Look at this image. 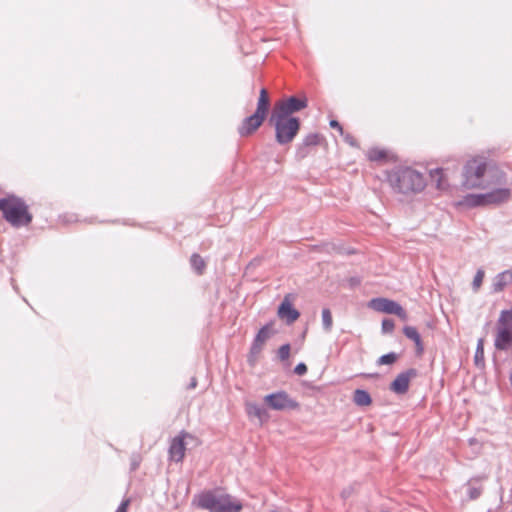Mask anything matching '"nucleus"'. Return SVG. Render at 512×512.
Segmentation results:
<instances>
[{
    "mask_svg": "<svg viewBox=\"0 0 512 512\" xmlns=\"http://www.w3.org/2000/svg\"><path fill=\"white\" fill-rule=\"evenodd\" d=\"M387 182L394 192L404 195L419 193L426 186L424 176L411 167H395L387 173Z\"/></svg>",
    "mask_w": 512,
    "mask_h": 512,
    "instance_id": "1",
    "label": "nucleus"
},
{
    "mask_svg": "<svg viewBox=\"0 0 512 512\" xmlns=\"http://www.w3.org/2000/svg\"><path fill=\"white\" fill-rule=\"evenodd\" d=\"M0 211L3 218L14 227L27 226L32 222V215L28 211L25 201L15 195L0 198Z\"/></svg>",
    "mask_w": 512,
    "mask_h": 512,
    "instance_id": "2",
    "label": "nucleus"
},
{
    "mask_svg": "<svg viewBox=\"0 0 512 512\" xmlns=\"http://www.w3.org/2000/svg\"><path fill=\"white\" fill-rule=\"evenodd\" d=\"M269 123L275 129V140L279 145L290 144L297 136L301 122L298 117H285L272 112Z\"/></svg>",
    "mask_w": 512,
    "mask_h": 512,
    "instance_id": "3",
    "label": "nucleus"
},
{
    "mask_svg": "<svg viewBox=\"0 0 512 512\" xmlns=\"http://www.w3.org/2000/svg\"><path fill=\"white\" fill-rule=\"evenodd\" d=\"M198 506L210 512H240L242 505L239 502H233L230 495H216L208 491L198 497Z\"/></svg>",
    "mask_w": 512,
    "mask_h": 512,
    "instance_id": "4",
    "label": "nucleus"
},
{
    "mask_svg": "<svg viewBox=\"0 0 512 512\" xmlns=\"http://www.w3.org/2000/svg\"><path fill=\"white\" fill-rule=\"evenodd\" d=\"M487 172V164L480 159H471L466 162L463 168V185L468 189L487 188L484 176Z\"/></svg>",
    "mask_w": 512,
    "mask_h": 512,
    "instance_id": "5",
    "label": "nucleus"
},
{
    "mask_svg": "<svg viewBox=\"0 0 512 512\" xmlns=\"http://www.w3.org/2000/svg\"><path fill=\"white\" fill-rule=\"evenodd\" d=\"M307 106L308 99L305 95L302 97L290 96L277 102L272 112L285 117H294V113L305 109Z\"/></svg>",
    "mask_w": 512,
    "mask_h": 512,
    "instance_id": "6",
    "label": "nucleus"
},
{
    "mask_svg": "<svg viewBox=\"0 0 512 512\" xmlns=\"http://www.w3.org/2000/svg\"><path fill=\"white\" fill-rule=\"evenodd\" d=\"M264 402L269 408L276 411L296 410L299 408V403L283 390L266 395Z\"/></svg>",
    "mask_w": 512,
    "mask_h": 512,
    "instance_id": "7",
    "label": "nucleus"
},
{
    "mask_svg": "<svg viewBox=\"0 0 512 512\" xmlns=\"http://www.w3.org/2000/svg\"><path fill=\"white\" fill-rule=\"evenodd\" d=\"M273 321L265 324L263 327L260 328L258 333L256 334L251 347H250V353L248 356V361L251 365H253L256 361L257 356L260 354V352L263 349V346L265 342L275 334V331L273 330Z\"/></svg>",
    "mask_w": 512,
    "mask_h": 512,
    "instance_id": "8",
    "label": "nucleus"
},
{
    "mask_svg": "<svg viewBox=\"0 0 512 512\" xmlns=\"http://www.w3.org/2000/svg\"><path fill=\"white\" fill-rule=\"evenodd\" d=\"M371 307L378 312L397 315L403 320L407 318L405 309L394 300L387 298H375L371 300Z\"/></svg>",
    "mask_w": 512,
    "mask_h": 512,
    "instance_id": "9",
    "label": "nucleus"
},
{
    "mask_svg": "<svg viewBox=\"0 0 512 512\" xmlns=\"http://www.w3.org/2000/svg\"><path fill=\"white\" fill-rule=\"evenodd\" d=\"M418 376V371L415 368H409L399 373L390 384V390L398 395L407 393L409 383L412 378Z\"/></svg>",
    "mask_w": 512,
    "mask_h": 512,
    "instance_id": "10",
    "label": "nucleus"
},
{
    "mask_svg": "<svg viewBox=\"0 0 512 512\" xmlns=\"http://www.w3.org/2000/svg\"><path fill=\"white\" fill-rule=\"evenodd\" d=\"M322 136L319 133H310L306 135L302 142L297 145L295 151V157L297 160H303L310 152L311 148L316 147L320 144Z\"/></svg>",
    "mask_w": 512,
    "mask_h": 512,
    "instance_id": "11",
    "label": "nucleus"
},
{
    "mask_svg": "<svg viewBox=\"0 0 512 512\" xmlns=\"http://www.w3.org/2000/svg\"><path fill=\"white\" fill-rule=\"evenodd\" d=\"M265 117L254 112L252 115L243 119L238 127V133L241 137H246L253 134L264 122Z\"/></svg>",
    "mask_w": 512,
    "mask_h": 512,
    "instance_id": "12",
    "label": "nucleus"
},
{
    "mask_svg": "<svg viewBox=\"0 0 512 512\" xmlns=\"http://www.w3.org/2000/svg\"><path fill=\"white\" fill-rule=\"evenodd\" d=\"M278 316L281 319H285L287 324L294 323L300 316V313L297 309H295L288 297H285L284 300L278 307Z\"/></svg>",
    "mask_w": 512,
    "mask_h": 512,
    "instance_id": "13",
    "label": "nucleus"
},
{
    "mask_svg": "<svg viewBox=\"0 0 512 512\" xmlns=\"http://www.w3.org/2000/svg\"><path fill=\"white\" fill-rule=\"evenodd\" d=\"M511 197L509 188L498 187L486 193V202L488 205H499L507 202Z\"/></svg>",
    "mask_w": 512,
    "mask_h": 512,
    "instance_id": "14",
    "label": "nucleus"
},
{
    "mask_svg": "<svg viewBox=\"0 0 512 512\" xmlns=\"http://www.w3.org/2000/svg\"><path fill=\"white\" fill-rule=\"evenodd\" d=\"M185 443L183 437H175L169 446V458L175 462H181L185 456Z\"/></svg>",
    "mask_w": 512,
    "mask_h": 512,
    "instance_id": "15",
    "label": "nucleus"
},
{
    "mask_svg": "<svg viewBox=\"0 0 512 512\" xmlns=\"http://www.w3.org/2000/svg\"><path fill=\"white\" fill-rule=\"evenodd\" d=\"M510 283H512V271L505 270L494 277L492 291L495 293L501 292Z\"/></svg>",
    "mask_w": 512,
    "mask_h": 512,
    "instance_id": "16",
    "label": "nucleus"
},
{
    "mask_svg": "<svg viewBox=\"0 0 512 512\" xmlns=\"http://www.w3.org/2000/svg\"><path fill=\"white\" fill-rule=\"evenodd\" d=\"M245 408L247 415L250 418H257L260 421V423L267 421L269 418L267 410L257 403L248 402L246 403Z\"/></svg>",
    "mask_w": 512,
    "mask_h": 512,
    "instance_id": "17",
    "label": "nucleus"
},
{
    "mask_svg": "<svg viewBox=\"0 0 512 512\" xmlns=\"http://www.w3.org/2000/svg\"><path fill=\"white\" fill-rule=\"evenodd\" d=\"M403 333L408 339L414 342L416 347V354L418 356L422 355L424 352V344L417 329L413 326H404Z\"/></svg>",
    "mask_w": 512,
    "mask_h": 512,
    "instance_id": "18",
    "label": "nucleus"
},
{
    "mask_svg": "<svg viewBox=\"0 0 512 512\" xmlns=\"http://www.w3.org/2000/svg\"><path fill=\"white\" fill-rule=\"evenodd\" d=\"M269 108H270V99H269L268 92L265 88H262L260 90V95L258 98L257 108H256L255 112L266 118Z\"/></svg>",
    "mask_w": 512,
    "mask_h": 512,
    "instance_id": "19",
    "label": "nucleus"
},
{
    "mask_svg": "<svg viewBox=\"0 0 512 512\" xmlns=\"http://www.w3.org/2000/svg\"><path fill=\"white\" fill-rule=\"evenodd\" d=\"M353 401L358 406H368L372 402L370 394L363 389H356L353 396Z\"/></svg>",
    "mask_w": 512,
    "mask_h": 512,
    "instance_id": "20",
    "label": "nucleus"
},
{
    "mask_svg": "<svg viewBox=\"0 0 512 512\" xmlns=\"http://www.w3.org/2000/svg\"><path fill=\"white\" fill-rule=\"evenodd\" d=\"M466 203L471 207L488 205V202H486V193L469 194L466 196Z\"/></svg>",
    "mask_w": 512,
    "mask_h": 512,
    "instance_id": "21",
    "label": "nucleus"
},
{
    "mask_svg": "<svg viewBox=\"0 0 512 512\" xmlns=\"http://www.w3.org/2000/svg\"><path fill=\"white\" fill-rule=\"evenodd\" d=\"M190 263H191L192 268L198 275L203 274L206 264H205L204 259L199 254H197V253L192 254L191 258H190Z\"/></svg>",
    "mask_w": 512,
    "mask_h": 512,
    "instance_id": "22",
    "label": "nucleus"
},
{
    "mask_svg": "<svg viewBox=\"0 0 512 512\" xmlns=\"http://www.w3.org/2000/svg\"><path fill=\"white\" fill-rule=\"evenodd\" d=\"M322 326L326 332H330L333 326L332 314L329 308L322 310Z\"/></svg>",
    "mask_w": 512,
    "mask_h": 512,
    "instance_id": "23",
    "label": "nucleus"
},
{
    "mask_svg": "<svg viewBox=\"0 0 512 512\" xmlns=\"http://www.w3.org/2000/svg\"><path fill=\"white\" fill-rule=\"evenodd\" d=\"M387 158V152L383 149L372 148L368 151V159L370 161H383Z\"/></svg>",
    "mask_w": 512,
    "mask_h": 512,
    "instance_id": "24",
    "label": "nucleus"
},
{
    "mask_svg": "<svg viewBox=\"0 0 512 512\" xmlns=\"http://www.w3.org/2000/svg\"><path fill=\"white\" fill-rule=\"evenodd\" d=\"M431 178L436 182L437 188H443L445 185L444 181V169L443 168H435L430 170Z\"/></svg>",
    "mask_w": 512,
    "mask_h": 512,
    "instance_id": "25",
    "label": "nucleus"
},
{
    "mask_svg": "<svg viewBox=\"0 0 512 512\" xmlns=\"http://www.w3.org/2000/svg\"><path fill=\"white\" fill-rule=\"evenodd\" d=\"M491 177L494 178L493 184L496 186H502L506 184V174L499 169H491L489 171Z\"/></svg>",
    "mask_w": 512,
    "mask_h": 512,
    "instance_id": "26",
    "label": "nucleus"
},
{
    "mask_svg": "<svg viewBox=\"0 0 512 512\" xmlns=\"http://www.w3.org/2000/svg\"><path fill=\"white\" fill-rule=\"evenodd\" d=\"M398 359V355L395 352H390L387 354L382 355L378 358L377 364L378 365H390L396 362Z\"/></svg>",
    "mask_w": 512,
    "mask_h": 512,
    "instance_id": "27",
    "label": "nucleus"
},
{
    "mask_svg": "<svg viewBox=\"0 0 512 512\" xmlns=\"http://www.w3.org/2000/svg\"><path fill=\"white\" fill-rule=\"evenodd\" d=\"M474 361L477 366H479L480 363L484 364V348H483V340L482 339H480L478 341L475 355H474Z\"/></svg>",
    "mask_w": 512,
    "mask_h": 512,
    "instance_id": "28",
    "label": "nucleus"
},
{
    "mask_svg": "<svg viewBox=\"0 0 512 512\" xmlns=\"http://www.w3.org/2000/svg\"><path fill=\"white\" fill-rule=\"evenodd\" d=\"M290 344L286 343V344H283L282 346H280V348L278 349V357L280 360L284 361V360H287L289 358V355H290Z\"/></svg>",
    "mask_w": 512,
    "mask_h": 512,
    "instance_id": "29",
    "label": "nucleus"
},
{
    "mask_svg": "<svg viewBox=\"0 0 512 512\" xmlns=\"http://www.w3.org/2000/svg\"><path fill=\"white\" fill-rule=\"evenodd\" d=\"M483 278H484V271L479 269L475 276H474V279H473V282H472V287L474 290H478L482 284V281H483Z\"/></svg>",
    "mask_w": 512,
    "mask_h": 512,
    "instance_id": "30",
    "label": "nucleus"
},
{
    "mask_svg": "<svg viewBox=\"0 0 512 512\" xmlns=\"http://www.w3.org/2000/svg\"><path fill=\"white\" fill-rule=\"evenodd\" d=\"M395 327L394 321L392 319H383L381 329L383 333H391L393 332Z\"/></svg>",
    "mask_w": 512,
    "mask_h": 512,
    "instance_id": "31",
    "label": "nucleus"
},
{
    "mask_svg": "<svg viewBox=\"0 0 512 512\" xmlns=\"http://www.w3.org/2000/svg\"><path fill=\"white\" fill-rule=\"evenodd\" d=\"M482 493V490L481 488H478V487H469L468 489V497L471 499V500H475L477 499Z\"/></svg>",
    "mask_w": 512,
    "mask_h": 512,
    "instance_id": "32",
    "label": "nucleus"
},
{
    "mask_svg": "<svg viewBox=\"0 0 512 512\" xmlns=\"http://www.w3.org/2000/svg\"><path fill=\"white\" fill-rule=\"evenodd\" d=\"M306 372H307V366L303 362L298 363L294 368V373L299 376L306 374Z\"/></svg>",
    "mask_w": 512,
    "mask_h": 512,
    "instance_id": "33",
    "label": "nucleus"
},
{
    "mask_svg": "<svg viewBox=\"0 0 512 512\" xmlns=\"http://www.w3.org/2000/svg\"><path fill=\"white\" fill-rule=\"evenodd\" d=\"M343 138H344V141L349 144L350 146L352 147H358V143L356 141V139L354 138L353 135L349 134V133H344V135H342Z\"/></svg>",
    "mask_w": 512,
    "mask_h": 512,
    "instance_id": "34",
    "label": "nucleus"
},
{
    "mask_svg": "<svg viewBox=\"0 0 512 512\" xmlns=\"http://www.w3.org/2000/svg\"><path fill=\"white\" fill-rule=\"evenodd\" d=\"M129 504H130V499L123 500L115 512H127Z\"/></svg>",
    "mask_w": 512,
    "mask_h": 512,
    "instance_id": "35",
    "label": "nucleus"
},
{
    "mask_svg": "<svg viewBox=\"0 0 512 512\" xmlns=\"http://www.w3.org/2000/svg\"><path fill=\"white\" fill-rule=\"evenodd\" d=\"M329 125L331 128L337 129L341 135H344L343 127L340 125V123L337 120H331L329 122Z\"/></svg>",
    "mask_w": 512,
    "mask_h": 512,
    "instance_id": "36",
    "label": "nucleus"
},
{
    "mask_svg": "<svg viewBox=\"0 0 512 512\" xmlns=\"http://www.w3.org/2000/svg\"><path fill=\"white\" fill-rule=\"evenodd\" d=\"M196 386H197V379L195 377H193L191 379L190 383H189L188 388L189 389H194V388H196Z\"/></svg>",
    "mask_w": 512,
    "mask_h": 512,
    "instance_id": "37",
    "label": "nucleus"
},
{
    "mask_svg": "<svg viewBox=\"0 0 512 512\" xmlns=\"http://www.w3.org/2000/svg\"><path fill=\"white\" fill-rule=\"evenodd\" d=\"M350 283H351V286H355L360 283V280L356 277H352V278H350Z\"/></svg>",
    "mask_w": 512,
    "mask_h": 512,
    "instance_id": "38",
    "label": "nucleus"
},
{
    "mask_svg": "<svg viewBox=\"0 0 512 512\" xmlns=\"http://www.w3.org/2000/svg\"><path fill=\"white\" fill-rule=\"evenodd\" d=\"M137 467H138V463L133 462V463H132V470H136V469H137Z\"/></svg>",
    "mask_w": 512,
    "mask_h": 512,
    "instance_id": "39",
    "label": "nucleus"
},
{
    "mask_svg": "<svg viewBox=\"0 0 512 512\" xmlns=\"http://www.w3.org/2000/svg\"><path fill=\"white\" fill-rule=\"evenodd\" d=\"M260 40H261L262 42H265L267 39H266V38H264V37H261V38H260Z\"/></svg>",
    "mask_w": 512,
    "mask_h": 512,
    "instance_id": "40",
    "label": "nucleus"
}]
</instances>
